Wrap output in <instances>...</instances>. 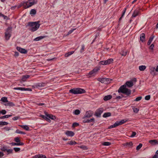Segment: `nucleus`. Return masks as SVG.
I'll return each mask as SVG.
<instances>
[{
    "mask_svg": "<svg viewBox=\"0 0 158 158\" xmlns=\"http://www.w3.org/2000/svg\"><path fill=\"white\" fill-rule=\"evenodd\" d=\"M126 85H124L121 86L118 90V93H122L125 94L127 96H129L131 93V91L130 89L126 88V86L128 87H131L133 85V84L132 81H127L126 82Z\"/></svg>",
    "mask_w": 158,
    "mask_h": 158,
    "instance_id": "1",
    "label": "nucleus"
},
{
    "mask_svg": "<svg viewBox=\"0 0 158 158\" xmlns=\"http://www.w3.org/2000/svg\"><path fill=\"white\" fill-rule=\"evenodd\" d=\"M39 21L37 22H29L27 26L29 27V30L33 32L36 31L39 27L40 25L39 24Z\"/></svg>",
    "mask_w": 158,
    "mask_h": 158,
    "instance_id": "2",
    "label": "nucleus"
},
{
    "mask_svg": "<svg viewBox=\"0 0 158 158\" xmlns=\"http://www.w3.org/2000/svg\"><path fill=\"white\" fill-rule=\"evenodd\" d=\"M85 91L83 89L80 88H74L69 90V93L74 94H82L85 93Z\"/></svg>",
    "mask_w": 158,
    "mask_h": 158,
    "instance_id": "3",
    "label": "nucleus"
},
{
    "mask_svg": "<svg viewBox=\"0 0 158 158\" xmlns=\"http://www.w3.org/2000/svg\"><path fill=\"white\" fill-rule=\"evenodd\" d=\"M24 3L25 4V8L27 9L36 4L37 1L35 0H29L27 2H24Z\"/></svg>",
    "mask_w": 158,
    "mask_h": 158,
    "instance_id": "4",
    "label": "nucleus"
},
{
    "mask_svg": "<svg viewBox=\"0 0 158 158\" xmlns=\"http://www.w3.org/2000/svg\"><path fill=\"white\" fill-rule=\"evenodd\" d=\"M12 27H9L6 29V32L5 33V38L6 40H8L10 38L11 35L12 31Z\"/></svg>",
    "mask_w": 158,
    "mask_h": 158,
    "instance_id": "5",
    "label": "nucleus"
},
{
    "mask_svg": "<svg viewBox=\"0 0 158 158\" xmlns=\"http://www.w3.org/2000/svg\"><path fill=\"white\" fill-rule=\"evenodd\" d=\"M103 111V109L102 108H100L98 109L95 111L94 113V115L97 117H101V114Z\"/></svg>",
    "mask_w": 158,
    "mask_h": 158,
    "instance_id": "6",
    "label": "nucleus"
},
{
    "mask_svg": "<svg viewBox=\"0 0 158 158\" xmlns=\"http://www.w3.org/2000/svg\"><path fill=\"white\" fill-rule=\"evenodd\" d=\"M93 114V112L91 111H88L86 112L84 116V118H89L91 117Z\"/></svg>",
    "mask_w": 158,
    "mask_h": 158,
    "instance_id": "7",
    "label": "nucleus"
},
{
    "mask_svg": "<svg viewBox=\"0 0 158 158\" xmlns=\"http://www.w3.org/2000/svg\"><path fill=\"white\" fill-rule=\"evenodd\" d=\"M17 50L22 53L26 54L27 53V51L24 48H20L19 47H17L16 48Z\"/></svg>",
    "mask_w": 158,
    "mask_h": 158,
    "instance_id": "8",
    "label": "nucleus"
},
{
    "mask_svg": "<svg viewBox=\"0 0 158 158\" xmlns=\"http://www.w3.org/2000/svg\"><path fill=\"white\" fill-rule=\"evenodd\" d=\"M140 13V9H136L135 10L134 12L132 15V19H133V18H134L138 15Z\"/></svg>",
    "mask_w": 158,
    "mask_h": 158,
    "instance_id": "9",
    "label": "nucleus"
},
{
    "mask_svg": "<svg viewBox=\"0 0 158 158\" xmlns=\"http://www.w3.org/2000/svg\"><path fill=\"white\" fill-rule=\"evenodd\" d=\"M140 40L142 42L145 41V35L144 33H141L140 35Z\"/></svg>",
    "mask_w": 158,
    "mask_h": 158,
    "instance_id": "10",
    "label": "nucleus"
},
{
    "mask_svg": "<svg viewBox=\"0 0 158 158\" xmlns=\"http://www.w3.org/2000/svg\"><path fill=\"white\" fill-rule=\"evenodd\" d=\"M46 116L47 117H48L49 118L52 119L54 120L56 118L55 116L51 114H48V113L46 112H44Z\"/></svg>",
    "mask_w": 158,
    "mask_h": 158,
    "instance_id": "11",
    "label": "nucleus"
},
{
    "mask_svg": "<svg viewBox=\"0 0 158 158\" xmlns=\"http://www.w3.org/2000/svg\"><path fill=\"white\" fill-rule=\"evenodd\" d=\"M149 143L152 145L158 144V141L156 139L150 140L149 141Z\"/></svg>",
    "mask_w": 158,
    "mask_h": 158,
    "instance_id": "12",
    "label": "nucleus"
},
{
    "mask_svg": "<svg viewBox=\"0 0 158 158\" xmlns=\"http://www.w3.org/2000/svg\"><path fill=\"white\" fill-rule=\"evenodd\" d=\"M65 134L68 136L72 137L74 135V133L72 131H67Z\"/></svg>",
    "mask_w": 158,
    "mask_h": 158,
    "instance_id": "13",
    "label": "nucleus"
},
{
    "mask_svg": "<svg viewBox=\"0 0 158 158\" xmlns=\"http://www.w3.org/2000/svg\"><path fill=\"white\" fill-rule=\"evenodd\" d=\"M112 98V96L111 95H108L106 96L103 98V100L105 101H106Z\"/></svg>",
    "mask_w": 158,
    "mask_h": 158,
    "instance_id": "14",
    "label": "nucleus"
},
{
    "mask_svg": "<svg viewBox=\"0 0 158 158\" xmlns=\"http://www.w3.org/2000/svg\"><path fill=\"white\" fill-rule=\"evenodd\" d=\"M109 79L103 78H102L99 79V81H100L102 83H106V82L109 81Z\"/></svg>",
    "mask_w": 158,
    "mask_h": 158,
    "instance_id": "15",
    "label": "nucleus"
},
{
    "mask_svg": "<svg viewBox=\"0 0 158 158\" xmlns=\"http://www.w3.org/2000/svg\"><path fill=\"white\" fill-rule=\"evenodd\" d=\"M45 156L42 154H39L36 155L34 156L33 158H46Z\"/></svg>",
    "mask_w": 158,
    "mask_h": 158,
    "instance_id": "16",
    "label": "nucleus"
},
{
    "mask_svg": "<svg viewBox=\"0 0 158 158\" xmlns=\"http://www.w3.org/2000/svg\"><path fill=\"white\" fill-rule=\"evenodd\" d=\"M46 37V36L45 35L44 36H40L36 38H35L34 40L36 41H38L41 40V39L44 38Z\"/></svg>",
    "mask_w": 158,
    "mask_h": 158,
    "instance_id": "17",
    "label": "nucleus"
},
{
    "mask_svg": "<svg viewBox=\"0 0 158 158\" xmlns=\"http://www.w3.org/2000/svg\"><path fill=\"white\" fill-rule=\"evenodd\" d=\"M5 105L6 106H15V104L12 102H8L6 103Z\"/></svg>",
    "mask_w": 158,
    "mask_h": 158,
    "instance_id": "18",
    "label": "nucleus"
},
{
    "mask_svg": "<svg viewBox=\"0 0 158 158\" xmlns=\"http://www.w3.org/2000/svg\"><path fill=\"white\" fill-rule=\"evenodd\" d=\"M30 77V76L28 75H26L22 76L21 80L22 81H25L26 80Z\"/></svg>",
    "mask_w": 158,
    "mask_h": 158,
    "instance_id": "19",
    "label": "nucleus"
},
{
    "mask_svg": "<svg viewBox=\"0 0 158 158\" xmlns=\"http://www.w3.org/2000/svg\"><path fill=\"white\" fill-rule=\"evenodd\" d=\"M10 144L12 146H20V145H23L24 144V143H16L12 142L10 143Z\"/></svg>",
    "mask_w": 158,
    "mask_h": 158,
    "instance_id": "20",
    "label": "nucleus"
},
{
    "mask_svg": "<svg viewBox=\"0 0 158 158\" xmlns=\"http://www.w3.org/2000/svg\"><path fill=\"white\" fill-rule=\"evenodd\" d=\"M127 121L125 119H123L120 121H117L116 122L118 126L122 125L125 123Z\"/></svg>",
    "mask_w": 158,
    "mask_h": 158,
    "instance_id": "21",
    "label": "nucleus"
},
{
    "mask_svg": "<svg viewBox=\"0 0 158 158\" xmlns=\"http://www.w3.org/2000/svg\"><path fill=\"white\" fill-rule=\"evenodd\" d=\"M111 115V114L110 112H106L104 113L103 115V117L104 118H106L110 117Z\"/></svg>",
    "mask_w": 158,
    "mask_h": 158,
    "instance_id": "22",
    "label": "nucleus"
},
{
    "mask_svg": "<svg viewBox=\"0 0 158 158\" xmlns=\"http://www.w3.org/2000/svg\"><path fill=\"white\" fill-rule=\"evenodd\" d=\"M154 37V36H151L150 37V38L148 41V42L147 43V44L148 45H149L150 44L152 43Z\"/></svg>",
    "mask_w": 158,
    "mask_h": 158,
    "instance_id": "23",
    "label": "nucleus"
},
{
    "mask_svg": "<svg viewBox=\"0 0 158 158\" xmlns=\"http://www.w3.org/2000/svg\"><path fill=\"white\" fill-rule=\"evenodd\" d=\"M21 128L25 130L26 131H29V128L27 125H19Z\"/></svg>",
    "mask_w": 158,
    "mask_h": 158,
    "instance_id": "24",
    "label": "nucleus"
},
{
    "mask_svg": "<svg viewBox=\"0 0 158 158\" xmlns=\"http://www.w3.org/2000/svg\"><path fill=\"white\" fill-rule=\"evenodd\" d=\"M139 70L141 71H143L146 69V66L145 65L140 66L139 67Z\"/></svg>",
    "mask_w": 158,
    "mask_h": 158,
    "instance_id": "25",
    "label": "nucleus"
},
{
    "mask_svg": "<svg viewBox=\"0 0 158 158\" xmlns=\"http://www.w3.org/2000/svg\"><path fill=\"white\" fill-rule=\"evenodd\" d=\"M155 69V68L154 67H150L149 69L150 73L151 74H154Z\"/></svg>",
    "mask_w": 158,
    "mask_h": 158,
    "instance_id": "26",
    "label": "nucleus"
},
{
    "mask_svg": "<svg viewBox=\"0 0 158 158\" xmlns=\"http://www.w3.org/2000/svg\"><path fill=\"white\" fill-rule=\"evenodd\" d=\"M74 51L69 52L66 53L65 54V57H68L69 56L73 54L74 53Z\"/></svg>",
    "mask_w": 158,
    "mask_h": 158,
    "instance_id": "27",
    "label": "nucleus"
},
{
    "mask_svg": "<svg viewBox=\"0 0 158 158\" xmlns=\"http://www.w3.org/2000/svg\"><path fill=\"white\" fill-rule=\"evenodd\" d=\"M106 63L107 64H110L111 63H112L113 61V60L112 58H110L108 60H106Z\"/></svg>",
    "mask_w": 158,
    "mask_h": 158,
    "instance_id": "28",
    "label": "nucleus"
},
{
    "mask_svg": "<svg viewBox=\"0 0 158 158\" xmlns=\"http://www.w3.org/2000/svg\"><path fill=\"white\" fill-rule=\"evenodd\" d=\"M14 89L15 90H19L21 91H25L26 90V89H25V88L22 87H16L14 88Z\"/></svg>",
    "mask_w": 158,
    "mask_h": 158,
    "instance_id": "29",
    "label": "nucleus"
},
{
    "mask_svg": "<svg viewBox=\"0 0 158 158\" xmlns=\"http://www.w3.org/2000/svg\"><path fill=\"white\" fill-rule=\"evenodd\" d=\"M118 126L117 122H116L113 125H111L108 127V129H111Z\"/></svg>",
    "mask_w": 158,
    "mask_h": 158,
    "instance_id": "30",
    "label": "nucleus"
},
{
    "mask_svg": "<svg viewBox=\"0 0 158 158\" xmlns=\"http://www.w3.org/2000/svg\"><path fill=\"white\" fill-rule=\"evenodd\" d=\"M1 101L4 102H7L8 101L7 98L6 97H3L1 98Z\"/></svg>",
    "mask_w": 158,
    "mask_h": 158,
    "instance_id": "31",
    "label": "nucleus"
},
{
    "mask_svg": "<svg viewBox=\"0 0 158 158\" xmlns=\"http://www.w3.org/2000/svg\"><path fill=\"white\" fill-rule=\"evenodd\" d=\"M12 116V115L11 114H8L4 115L3 116L0 117V119L8 118L9 117H11Z\"/></svg>",
    "mask_w": 158,
    "mask_h": 158,
    "instance_id": "32",
    "label": "nucleus"
},
{
    "mask_svg": "<svg viewBox=\"0 0 158 158\" xmlns=\"http://www.w3.org/2000/svg\"><path fill=\"white\" fill-rule=\"evenodd\" d=\"M127 53V51L123 50L121 52L120 54L122 56H125L126 55Z\"/></svg>",
    "mask_w": 158,
    "mask_h": 158,
    "instance_id": "33",
    "label": "nucleus"
},
{
    "mask_svg": "<svg viewBox=\"0 0 158 158\" xmlns=\"http://www.w3.org/2000/svg\"><path fill=\"white\" fill-rule=\"evenodd\" d=\"M14 141L16 142V143H23V142H20L19 138L18 137H15L14 138Z\"/></svg>",
    "mask_w": 158,
    "mask_h": 158,
    "instance_id": "34",
    "label": "nucleus"
},
{
    "mask_svg": "<svg viewBox=\"0 0 158 158\" xmlns=\"http://www.w3.org/2000/svg\"><path fill=\"white\" fill-rule=\"evenodd\" d=\"M77 143L76 142H75V141H71L68 142L67 143V144H70L71 145H73L76 144H77Z\"/></svg>",
    "mask_w": 158,
    "mask_h": 158,
    "instance_id": "35",
    "label": "nucleus"
},
{
    "mask_svg": "<svg viewBox=\"0 0 158 158\" xmlns=\"http://www.w3.org/2000/svg\"><path fill=\"white\" fill-rule=\"evenodd\" d=\"M36 10L34 9H32L31 10L30 14L31 15H34L36 14Z\"/></svg>",
    "mask_w": 158,
    "mask_h": 158,
    "instance_id": "36",
    "label": "nucleus"
},
{
    "mask_svg": "<svg viewBox=\"0 0 158 158\" xmlns=\"http://www.w3.org/2000/svg\"><path fill=\"white\" fill-rule=\"evenodd\" d=\"M80 113V110L78 109L76 110L73 112V114L76 115L79 114Z\"/></svg>",
    "mask_w": 158,
    "mask_h": 158,
    "instance_id": "37",
    "label": "nucleus"
},
{
    "mask_svg": "<svg viewBox=\"0 0 158 158\" xmlns=\"http://www.w3.org/2000/svg\"><path fill=\"white\" fill-rule=\"evenodd\" d=\"M123 145L124 146L128 145L129 146H132L133 145V143L132 142H127L126 143L123 144Z\"/></svg>",
    "mask_w": 158,
    "mask_h": 158,
    "instance_id": "38",
    "label": "nucleus"
},
{
    "mask_svg": "<svg viewBox=\"0 0 158 158\" xmlns=\"http://www.w3.org/2000/svg\"><path fill=\"white\" fill-rule=\"evenodd\" d=\"M15 132L18 134H26V133L25 132L20 131L18 129H17L16 131Z\"/></svg>",
    "mask_w": 158,
    "mask_h": 158,
    "instance_id": "39",
    "label": "nucleus"
},
{
    "mask_svg": "<svg viewBox=\"0 0 158 158\" xmlns=\"http://www.w3.org/2000/svg\"><path fill=\"white\" fill-rule=\"evenodd\" d=\"M126 10H127V9L126 8H124V10H123V13H122V16H121L119 18V20H121V19H122V17L124 15V14H125V13L126 11Z\"/></svg>",
    "mask_w": 158,
    "mask_h": 158,
    "instance_id": "40",
    "label": "nucleus"
},
{
    "mask_svg": "<svg viewBox=\"0 0 158 158\" xmlns=\"http://www.w3.org/2000/svg\"><path fill=\"white\" fill-rule=\"evenodd\" d=\"M86 118H84V116L83 118V120L82 122L84 123H88V120L89 119H88Z\"/></svg>",
    "mask_w": 158,
    "mask_h": 158,
    "instance_id": "41",
    "label": "nucleus"
},
{
    "mask_svg": "<svg viewBox=\"0 0 158 158\" xmlns=\"http://www.w3.org/2000/svg\"><path fill=\"white\" fill-rule=\"evenodd\" d=\"M100 70V68L98 67H95L94 69L93 70L94 72V73L96 74L98 70Z\"/></svg>",
    "mask_w": 158,
    "mask_h": 158,
    "instance_id": "42",
    "label": "nucleus"
},
{
    "mask_svg": "<svg viewBox=\"0 0 158 158\" xmlns=\"http://www.w3.org/2000/svg\"><path fill=\"white\" fill-rule=\"evenodd\" d=\"M111 143L109 142H106L103 143L102 145L104 146H109L110 145Z\"/></svg>",
    "mask_w": 158,
    "mask_h": 158,
    "instance_id": "43",
    "label": "nucleus"
},
{
    "mask_svg": "<svg viewBox=\"0 0 158 158\" xmlns=\"http://www.w3.org/2000/svg\"><path fill=\"white\" fill-rule=\"evenodd\" d=\"M85 48V45L84 44H82L81 45V48L80 50L81 53H82L84 51V49Z\"/></svg>",
    "mask_w": 158,
    "mask_h": 158,
    "instance_id": "44",
    "label": "nucleus"
},
{
    "mask_svg": "<svg viewBox=\"0 0 158 158\" xmlns=\"http://www.w3.org/2000/svg\"><path fill=\"white\" fill-rule=\"evenodd\" d=\"M8 124V123L6 122H0V125H6Z\"/></svg>",
    "mask_w": 158,
    "mask_h": 158,
    "instance_id": "45",
    "label": "nucleus"
},
{
    "mask_svg": "<svg viewBox=\"0 0 158 158\" xmlns=\"http://www.w3.org/2000/svg\"><path fill=\"white\" fill-rule=\"evenodd\" d=\"M143 144L142 143H139V144L136 147V150H139L142 147Z\"/></svg>",
    "mask_w": 158,
    "mask_h": 158,
    "instance_id": "46",
    "label": "nucleus"
},
{
    "mask_svg": "<svg viewBox=\"0 0 158 158\" xmlns=\"http://www.w3.org/2000/svg\"><path fill=\"white\" fill-rule=\"evenodd\" d=\"M22 6H23L25 8V4L24 2H22L20 5L18 6V8H19Z\"/></svg>",
    "mask_w": 158,
    "mask_h": 158,
    "instance_id": "47",
    "label": "nucleus"
},
{
    "mask_svg": "<svg viewBox=\"0 0 158 158\" xmlns=\"http://www.w3.org/2000/svg\"><path fill=\"white\" fill-rule=\"evenodd\" d=\"M7 152V154L8 155L12 153L13 152V150L11 149H7L6 151Z\"/></svg>",
    "mask_w": 158,
    "mask_h": 158,
    "instance_id": "48",
    "label": "nucleus"
},
{
    "mask_svg": "<svg viewBox=\"0 0 158 158\" xmlns=\"http://www.w3.org/2000/svg\"><path fill=\"white\" fill-rule=\"evenodd\" d=\"M95 74V73H94V72L92 70L88 73V75L89 76H92L94 75Z\"/></svg>",
    "mask_w": 158,
    "mask_h": 158,
    "instance_id": "49",
    "label": "nucleus"
},
{
    "mask_svg": "<svg viewBox=\"0 0 158 158\" xmlns=\"http://www.w3.org/2000/svg\"><path fill=\"white\" fill-rule=\"evenodd\" d=\"M76 29V28H74V29H71L70 30H69L68 32V33L67 34V35H69V34H71V33H72Z\"/></svg>",
    "mask_w": 158,
    "mask_h": 158,
    "instance_id": "50",
    "label": "nucleus"
},
{
    "mask_svg": "<svg viewBox=\"0 0 158 158\" xmlns=\"http://www.w3.org/2000/svg\"><path fill=\"white\" fill-rule=\"evenodd\" d=\"M134 112L135 113H137L139 110L137 108L134 107L132 108Z\"/></svg>",
    "mask_w": 158,
    "mask_h": 158,
    "instance_id": "51",
    "label": "nucleus"
},
{
    "mask_svg": "<svg viewBox=\"0 0 158 158\" xmlns=\"http://www.w3.org/2000/svg\"><path fill=\"white\" fill-rule=\"evenodd\" d=\"M0 17H3L4 19H7V17L4 15L2 14L1 12H0Z\"/></svg>",
    "mask_w": 158,
    "mask_h": 158,
    "instance_id": "52",
    "label": "nucleus"
},
{
    "mask_svg": "<svg viewBox=\"0 0 158 158\" xmlns=\"http://www.w3.org/2000/svg\"><path fill=\"white\" fill-rule=\"evenodd\" d=\"M142 98V97L141 96H139L135 98V99L134 100V101H139L141 100Z\"/></svg>",
    "mask_w": 158,
    "mask_h": 158,
    "instance_id": "53",
    "label": "nucleus"
},
{
    "mask_svg": "<svg viewBox=\"0 0 158 158\" xmlns=\"http://www.w3.org/2000/svg\"><path fill=\"white\" fill-rule=\"evenodd\" d=\"M106 60H103L100 61V63L102 65H106Z\"/></svg>",
    "mask_w": 158,
    "mask_h": 158,
    "instance_id": "54",
    "label": "nucleus"
},
{
    "mask_svg": "<svg viewBox=\"0 0 158 158\" xmlns=\"http://www.w3.org/2000/svg\"><path fill=\"white\" fill-rule=\"evenodd\" d=\"M14 150L16 152H17L20 151V148H14Z\"/></svg>",
    "mask_w": 158,
    "mask_h": 158,
    "instance_id": "55",
    "label": "nucleus"
},
{
    "mask_svg": "<svg viewBox=\"0 0 158 158\" xmlns=\"http://www.w3.org/2000/svg\"><path fill=\"white\" fill-rule=\"evenodd\" d=\"M20 118V117L19 116H17L14 117L12 118L13 120L14 121H16L19 118Z\"/></svg>",
    "mask_w": 158,
    "mask_h": 158,
    "instance_id": "56",
    "label": "nucleus"
},
{
    "mask_svg": "<svg viewBox=\"0 0 158 158\" xmlns=\"http://www.w3.org/2000/svg\"><path fill=\"white\" fill-rule=\"evenodd\" d=\"M136 132H135L134 131H132V134L130 136V137H134L136 135Z\"/></svg>",
    "mask_w": 158,
    "mask_h": 158,
    "instance_id": "57",
    "label": "nucleus"
},
{
    "mask_svg": "<svg viewBox=\"0 0 158 158\" xmlns=\"http://www.w3.org/2000/svg\"><path fill=\"white\" fill-rule=\"evenodd\" d=\"M150 95H148L146 96L145 97V99L147 100H149L150 98Z\"/></svg>",
    "mask_w": 158,
    "mask_h": 158,
    "instance_id": "58",
    "label": "nucleus"
},
{
    "mask_svg": "<svg viewBox=\"0 0 158 158\" xmlns=\"http://www.w3.org/2000/svg\"><path fill=\"white\" fill-rule=\"evenodd\" d=\"M48 83V82H42L41 83V85H42V87H44V86H45Z\"/></svg>",
    "mask_w": 158,
    "mask_h": 158,
    "instance_id": "59",
    "label": "nucleus"
},
{
    "mask_svg": "<svg viewBox=\"0 0 158 158\" xmlns=\"http://www.w3.org/2000/svg\"><path fill=\"white\" fill-rule=\"evenodd\" d=\"M0 111L1 114H5L6 113V111L5 110H2L1 111Z\"/></svg>",
    "mask_w": 158,
    "mask_h": 158,
    "instance_id": "60",
    "label": "nucleus"
},
{
    "mask_svg": "<svg viewBox=\"0 0 158 158\" xmlns=\"http://www.w3.org/2000/svg\"><path fill=\"white\" fill-rule=\"evenodd\" d=\"M1 150L3 151H4V152H6V151L7 150V149H6V147H2V149H1Z\"/></svg>",
    "mask_w": 158,
    "mask_h": 158,
    "instance_id": "61",
    "label": "nucleus"
},
{
    "mask_svg": "<svg viewBox=\"0 0 158 158\" xmlns=\"http://www.w3.org/2000/svg\"><path fill=\"white\" fill-rule=\"evenodd\" d=\"M39 117L41 118H43L45 120V118H46V117H47V116H46L44 115H41V114L39 116Z\"/></svg>",
    "mask_w": 158,
    "mask_h": 158,
    "instance_id": "62",
    "label": "nucleus"
},
{
    "mask_svg": "<svg viewBox=\"0 0 158 158\" xmlns=\"http://www.w3.org/2000/svg\"><path fill=\"white\" fill-rule=\"evenodd\" d=\"M79 125L78 123H73V126L74 127H77Z\"/></svg>",
    "mask_w": 158,
    "mask_h": 158,
    "instance_id": "63",
    "label": "nucleus"
},
{
    "mask_svg": "<svg viewBox=\"0 0 158 158\" xmlns=\"http://www.w3.org/2000/svg\"><path fill=\"white\" fill-rule=\"evenodd\" d=\"M158 158V153H156V154L154 155L152 158Z\"/></svg>",
    "mask_w": 158,
    "mask_h": 158,
    "instance_id": "64",
    "label": "nucleus"
}]
</instances>
